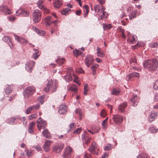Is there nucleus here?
<instances>
[{"instance_id":"nucleus-1","label":"nucleus","mask_w":158,"mask_h":158,"mask_svg":"<svg viewBox=\"0 0 158 158\" xmlns=\"http://www.w3.org/2000/svg\"><path fill=\"white\" fill-rule=\"evenodd\" d=\"M158 65V62L157 60L155 59L145 60L143 64V67L150 71L156 70L157 68Z\"/></svg>"},{"instance_id":"nucleus-2","label":"nucleus","mask_w":158,"mask_h":158,"mask_svg":"<svg viewBox=\"0 0 158 158\" xmlns=\"http://www.w3.org/2000/svg\"><path fill=\"white\" fill-rule=\"evenodd\" d=\"M57 88L56 83L53 82L52 80L51 79L48 81L47 87L44 89V90L46 92H48L49 90L54 92L56 91Z\"/></svg>"},{"instance_id":"nucleus-3","label":"nucleus","mask_w":158,"mask_h":158,"mask_svg":"<svg viewBox=\"0 0 158 158\" xmlns=\"http://www.w3.org/2000/svg\"><path fill=\"white\" fill-rule=\"evenodd\" d=\"M41 11L35 9L33 14L32 19L34 22L35 23H38L41 19Z\"/></svg>"},{"instance_id":"nucleus-4","label":"nucleus","mask_w":158,"mask_h":158,"mask_svg":"<svg viewBox=\"0 0 158 158\" xmlns=\"http://www.w3.org/2000/svg\"><path fill=\"white\" fill-rule=\"evenodd\" d=\"M35 91L34 88L32 86H29L26 88L23 93L24 98L25 99H28L33 94Z\"/></svg>"},{"instance_id":"nucleus-5","label":"nucleus","mask_w":158,"mask_h":158,"mask_svg":"<svg viewBox=\"0 0 158 158\" xmlns=\"http://www.w3.org/2000/svg\"><path fill=\"white\" fill-rule=\"evenodd\" d=\"M94 60L92 56L87 55L84 60V62L86 66L89 67L90 65L93 63Z\"/></svg>"},{"instance_id":"nucleus-6","label":"nucleus","mask_w":158,"mask_h":158,"mask_svg":"<svg viewBox=\"0 0 158 158\" xmlns=\"http://www.w3.org/2000/svg\"><path fill=\"white\" fill-rule=\"evenodd\" d=\"M73 151L72 148L69 146L66 147L64 151L63 157L64 158H69L71 157Z\"/></svg>"},{"instance_id":"nucleus-7","label":"nucleus","mask_w":158,"mask_h":158,"mask_svg":"<svg viewBox=\"0 0 158 158\" xmlns=\"http://www.w3.org/2000/svg\"><path fill=\"white\" fill-rule=\"evenodd\" d=\"M127 36L128 37L127 41L128 43L131 44H133L136 41L137 37L135 35L131 34L129 32L128 33Z\"/></svg>"},{"instance_id":"nucleus-8","label":"nucleus","mask_w":158,"mask_h":158,"mask_svg":"<svg viewBox=\"0 0 158 158\" xmlns=\"http://www.w3.org/2000/svg\"><path fill=\"white\" fill-rule=\"evenodd\" d=\"M35 64V61L31 60H29L25 65V68L26 70L29 72H31L32 68Z\"/></svg>"},{"instance_id":"nucleus-9","label":"nucleus","mask_w":158,"mask_h":158,"mask_svg":"<svg viewBox=\"0 0 158 158\" xmlns=\"http://www.w3.org/2000/svg\"><path fill=\"white\" fill-rule=\"evenodd\" d=\"M37 127L39 131H40L41 129H44L46 127L45 122L41 118L37 120Z\"/></svg>"},{"instance_id":"nucleus-10","label":"nucleus","mask_w":158,"mask_h":158,"mask_svg":"<svg viewBox=\"0 0 158 158\" xmlns=\"http://www.w3.org/2000/svg\"><path fill=\"white\" fill-rule=\"evenodd\" d=\"M112 119L114 123L117 124H119L123 121V117L118 114L113 115Z\"/></svg>"},{"instance_id":"nucleus-11","label":"nucleus","mask_w":158,"mask_h":158,"mask_svg":"<svg viewBox=\"0 0 158 158\" xmlns=\"http://www.w3.org/2000/svg\"><path fill=\"white\" fill-rule=\"evenodd\" d=\"M64 147L63 144H59L55 146L53 148V151L56 153H58L62 150V149Z\"/></svg>"},{"instance_id":"nucleus-12","label":"nucleus","mask_w":158,"mask_h":158,"mask_svg":"<svg viewBox=\"0 0 158 158\" xmlns=\"http://www.w3.org/2000/svg\"><path fill=\"white\" fill-rule=\"evenodd\" d=\"M67 111V108L64 103H62L60 106L58 110L59 113L60 114H64Z\"/></svg>"},{"instance_id":"nucleus-13","label":"nucleus","mask_w":158,"mask_h":158,"mask_svg":"<svg viewBox=\"0 0 158 158\" xmlns=\"http://www.w3.org/2000/svg\"><path fill=\"white\" fill-rule=\"evenodd\" d=\"M16 119H18L20 123H21L22 122L21 118L19 116H16L13 118H9L7 120V121L9 124H12Z\"/></svg>"},{"instance_id":"nucleus-14","label":"nucleus","mask_w":158,"mask_h":158,"mask_svg":"<svg viewBox=\"0 0 158 158\" xmlns=\"http://www.w3.org/2000/svg\"><path fill=\"white\" fill-rule=\"evenodd\" d=\"M75 77H76V76L70 73L69 74H67L64 76L65 79L67 82H69L72 81L73 78Z\"/></svg>"},{"instance_id":"nucleus-15","label":"nucleus","mask_w":158,"mask_h":158,"mask_svg":"<svg viewBox=\"0 0 158 158\" xmlns=\"http://www.w3.org/2000/svg\"><path fill=\"white\" fill-rule=\"evenodd\" d=\"M131 101L133 103V106H136L139 101V98L137 95L135 94H133L132 96V99H131Z\"/></svg>"},{"instance_id":"nucleus-16","label":"nucleus","mask_w":158,"mask_h":158,"mask_svg":"<svg viewBox=\"0 0 158 158\" xmlns=\"http://www.w3.org/2000/svg\"><path fill=\"white\" fill-rule=\"evenodd\" d=\"M14 36L15 39L21 44H27L28 43L26 39L21 37H19L16 35H14Z\"/></svg>"},{"instance_id":"nucleus-17","label":"nucleus","mask_w":158,"mask_h":158,"mask_svg":"<svg viewBox=\"0 0 158 158\" xmlns=\"http://www.w3.org/2000/svg\"><path fill=\"white\" fill-rule=\"evenodd\" d=\"M1 11L6 15L10 14L11 13V11L6 6H2L0 8Z\"/></svg>"},{"instance_id":"nucleus-18","label":"nucleus","mask_w":158,"mask_h":158,"mask_svg":"<svg viewBox=\"0 0 158 158\" xmlns=\"http://www.w3.org/2000/svg\"><path fill=\"white\" fill-rule=\"evenodd\" d=\"M51 141L49 140H46L45 142L44 149L45 151L48 152L50 150V145Z\"/></svg>"},{"instance_id":"nucleus-19","label":"nucleus","mask_w":158,"mask_h":158,"mask_svg":"<svg viewBox=\"0 0 158 158\" xmlns=\"http://www.w3.org/2000/svg\"><path fill=\"white\" fill-rule=\"evenodd\" d=\"M157 117V114L154 112V111L151 112L149 115V120L150 122L153 121Z\"/></svg>"},{"instance_id":"nucleus-20","label":"nucleus","mask_w":158,"mask_h":158,"mask_svg":"<svg viewBox=\"0 0 158 158\" xmlns=\"http://www.w3.org/2000/svg\"><path fill=\"white\" fill-rule=\"evenodd\" d=\"M53 6L56 9H58L62 5V0H55L53 2Z\"/></svg>"},{"instance_id":"nucleus-21","label":"nucleus","mask_w":158,"mask_h":158,"mask_svg":"<svg viewBox=\"0 0 158 158\" xmlns=\"http://www.w3.org/2000/svg\"><path fill=\"white\" fill-rule=\"evenodd\" d=\"M43 136L48 139L51 137L50 134L47 129H44L42 131Z\"/></svg>"},{"instance_id":"nucleus-22","label":"nucleus","mask_w":158,"mask_h":158,"mask_svg":"<svg viewBox=\"0 0 158 158\" xmlns=\"http://www.w3.org/2000/svg\"><path fill=\"white\" fill-rule=\"evenodd\" d=\"M127 106V102H124L120 104L119 107V110L121 112H123L124 111V109Z\"/></svg>"},{"instance_id":"nucleus-23","label":"nucleus","mask_w":158,"mask_h":158,"mask_svg":"<svg viewBox=\"0 0 158 158\" xmlns=\"http://www.w3.org/2000/svg\"><path fill=\"white\" fill-rule=\"evenodd\" d=\"M137 10H135L132 11L129 14V19L130 20L132 19H133L135 18L136 17V15L137 13Z\"/></svg>"},{"instance_id":"nucleus-24","label":"nucleus","mask_w":158,"mask_h":158,"mask_svg":"<svg viewBox=\"0 0 158 158\" xmlns=\"http://www.w3.org/2000/svg\"><path fill=\"white\" fill-rule=\"evenodd\" d=\"M67 89L68 90H70L75 93L77 92V86L75 84H72L71 86L69 87H67Z\"/></svg>"},{"instance_id":"nucleus-25","label":"nucleus","mask_w":158,"mask_h":158,"mask_svg":"<svg viewBox=\"0 0 158 158\" xmlns=\"http://www.w3.org/2000/svg\"><path fill=\"white\" fill-rule=\"evenodd\" d=\"M51 16H48L45 19V23L46 26H50L51 23Z\"/></svg>"},{"instance_id":"nucleus-26","label":"nucleus","mask_w":158,"mask_h":158,"mask_svg":"<svg viewBox=\"0 0 158 158\" xmlns=\"http://www.w3.org/2000/svg\"><path fill=\"white\" fill-rule=\"evenodd\" d=\"M99 65L98 64H95L91 67L92 70L93 75H95L96 74V70L98 68Z\"/></svg>"},{"instance_id":"nucleus-27","label":"nucleus","mask_w":158,"mask_h":158,"mask_svg":"<svg viewBox=\"0 0 158 158\" xmlns=\"http://www.w3.org/2000/svg\"><path fill=\"white\" fill-rule=\"evenodd\" d=\"M33 50L35 51V52L33 54L32 57L35 60L36 59L40 56L39 54H38L39 51L38 49H36L35 48H34Z\"/></svg>"},{"instance_id":"nucleus-28","label":"nucleus","mask_w":158,"mask_h":158,"mask_svg":"<svg viewBox=\"0 0 158 158\" xmlns=\"http://www.w3.org/2000/svg\"><path fill=\"white\" fill-rule=\"evenodd\" d=\"M120 93V91L118 89H113L111 92V94L114 95H117Z\"/></svg>"},{"instance_id":"nucleus-29","label":"nucleus","mask_w":158,"mask_h":158,"mask_svg":"<svg viewBox=\"0 0 158 158\" xmlns=\"http://www.w3.org/2000/svg\"><path fill=\"white\" fill-rule=\"evenodd\" d=\"M83 8L84 12L85 13L84 17H86V16L87 15L89 12L88 6L87 5H85L84 6Z\"/></svg>"},{"instance_id":"nucleus-30","label":"nucleus","mask_w":158,"mask_h":158,"mask_svg":"<svg viewBox=\"0 0 158 158\" xmlns=\"http://www.w3.org/2000/svg\"><path fill=\"white\" fill-rule=\"evenodd\" d=\"M95 148H93L91 146L88 149L89 151L91 153L97 155L98 154V152L95 151Z\"/></svg>"},{"instance_id":"nucleus-31","label":"nucleus","mask_w":158,"mask_h":158,"mask_svg":"<svg viewBox=\"0 0 158 158\" xmlns=\"http://www.w3.org/2000/svg\"><path fill=\"white\" fill-rule=\"evenodd\" d=\"M64 59L63 58L60 59H58L57 60H56V62L59 65H61L64 63Z\"/></svg>"},{"instance_id":"nucleus-32","label":"nucleus","mask_w":158,"mask_h":158,"mask_svg":"<svg viewBox=\"0 0 158 158\" xmlns=\"http://www.w3.org/2000/svg\"><path fill=\"white\" fill-rule=\"evenodd\" d=\"M74 55L76 56H78L82 54V52L77 50H74L73 51Z\"/></svg>"},{"instance_id":"nucleus-33","label":"nucleus","mask_w":158,"mask_h":158,"mask_svg":"<svg viewBox=\"0 0 158 158\" xmlns=\"http://www.w3.org/2000/svg\"><path fill=\"white\" fill-rule=\"evenodd\" d=\"M75 113L78 114L79 115V119H81L82 116V113L81 110L79 108L75 110Z\"/></svg>"},{"instance_id":"nucleus-34","label":"nucleus","mask_w":158,"mask_h":158,"mask_svg":"<svg viewBox=\"0 0 158 158\" xmlns=\"http://www.w3.org/2000/svg\"><path fill=\"white\" fill-rule=\"evenodd\" d=\"M88 136L87 133L85 131L82 134L81 136V139L82 141H84L85 139H86Z\"/></svg>"},{"instance_id":"nucleus-35","label":"nucleus","mask_w":158,"mask_h":158,"mask_svg":"<svg viewBox=\"0 0 158 158\" xmlns=\"http://www.w3.org/2000/svg\"><path fill=\"white\" fill-rule=\"evenodd\" d=\"M130 74V76H131V77H136L139 78V74L136 72L132 73Z\"/></svg>"},{"instance_id":"nucleus-36","label":"nucleus","mask_w":158,"mask_h":158,"mask_svg":"<svg viewBox=\"0 0 158 158\" xmlns=\"http://www.w3.org/2000/svg\"><path fill=\"white\" fill-rule=\"evenodd\" d=\"M6 94H8L12 92V90L10 89V86H9L5 90Z\"/></svg>"},{"instance_id":"nucleus-37","label":"nucleus","mask_w":158,"mask_h":158,"mask_svg":"<svg viewBox=\"0 0 158 158\" xmlns=\"http://www.w3.org/2000/svg\"><path fill=\"white\" fill-rule=\"evenodd\" d=\"M25 152L28 157L31 156L32 155V151L31 150H25Z\"/></svg>"},{"instance_id":"nucleus-38","label":"nucleus","mask_w":158,"mask_h":158,"mask_svg":"<svg viewBox=\"0 0 158 158\" xmlns=\"http://www.w3.org/2000/svg\"><path fill=\"white\" fill-rule=\"evenodd\" d=\"M88 85L85 83L84 84V94L85 95H86L87 94V92L88 91Z\"/></svg>"},{"instance_id":"nucleus-39","label":"nucleus","mask_w":158,"mask_h":158,"mask_svg":"<svg viewBox=\"0 0 158 158\" xmlns=\"http://www.w3.org/2000/svg\"><path fill=\"white\" fill-rule=\"evenodd\" d=\"M158 129H155L154 127H151L149 129V131L152 133H155L157 131Z\"/></svg>"},{"instance_id":"nucleus-40","label":"nucleus","mask_w":158,"mask_h":158,"mask_svg":"<svg viewBox=\"0 0 158 158\" xmlns=\"http://www.w3.org/2000/svg\"><path fill=\"white\" fill-rule=\"evenodd\" d=\"M111 27V25L110 24H103V28L104 30L109 29Z\"/></svg>"},{"instance_id":"nucleus-41","label":"nucleus","mask_w":158,"mask_h":158,"mask_svg":"<svg viewBox=\"0 0 158 158\" xmlns=\"http://www.w3.org/2000/svg\"><path fill=\"white\" fill-rule=\"evenodd\" d=\"M44 96H41L39 97L38 98V101L40 102L41 104H42L44 102Z\"/></svg>"},{"instance_id":"nucleus-42","label":"nucleus","mask_w":158,"mask_h":158,"mask_svg":"<svg viewBox=\"0 0 158 158\" xmlns=\"http://www.w3.org/2000/svg\"><path fill=\"white\" fill-rule=\"evenodd\" d=\"M108 119V118H107L105 119L104 120L102 123V126L103 128H105L106 126L107 125V123H106Z\"/></svg>"},{"instance_id":"nucleus-43","label":"nucleus","mask_w":158,"mask_h":158,"mask_svg":"<svg viewBox=\"0 0 158 158\" xmlns=\"http://www.w3.org/2000/svg\"><path fill=\"white\" fill-rule=\"evenodd\" d=\"M35 124V123L34 122L30 123L28 126V129H33Z\"/></svg>"},{"instance_id":"nucleus-44","label":"nucleus","mask_w":158,"mask_h":158,"mask_svg":"<svg viewBox=\"0 0 158 158\" xmlns=\"http://www.w3.org/2000/svg\"><path fill=\"white\" fill-rule=\"evenodd\" d=\"M111 148V145L109 144L107 145L105 147L104 149L105 151H108L110 150Z\"/></svg>"},{"instance_id":"nucleus-45","label":"nucleus","mask_w":158,"mask_h":158,"mask_svg":"<svg viewBox=\"0 0 158 158\" xmlns=\"http://www.w3.org/2000/svg\"><path fill=\"white\" fill-rule=\"evenodd\" d=\"M2 40L4 42H8L11 39L8 36H4L2 39Z\"/></svg>"},{"instance_id":"nucleus-46","label":"nucleus","mask_w":158,"mask_h":158,"mask_svg":"<svg viewBox=\"0 0 158 158\" xmlns=\"http://www.w3.org/2000/svg\"><path fill=\"white\" fill-rule=\"evenodd\" d=\"M33 110H34L33 107H32V106L28 108L26 110V113L27 114H29L31 111Z\"/></svg>"},{"instance_id":"nucleus-47","label":"nucleus","mask_w":158,"mask_h":158,"mask_svg":"<svg viewBox=\"0 0 158 158\" xmlns=\"http://www.w3.org/2000/svg\"><path fill=\"white\" fill-rule=\"evenodd\" d=\"M105 9L104 7L102 6V16L103 17L106 18L107 16V13L106 11H104Z\"/></svg>"},{"instance_id":"nucleus-48","label":"nucleus","mask_w":158,"mask_h":158,"mask_svg":"<svg viewBox=\"0 0 158 158\" xmlns=\"http://www.w3.org/2000/svg\"><path fill=\"white\" fill-rule=\"evenodd\" d=\"M76 72L78 73H84V71L83 70V69L81 68H79L77 69H76Z\"/></svg>"},{"instance_id":"nucleus-49","label":"nucleus","mask_w":158,"mask_h":158,"mask_svg":"<svg viewBox=\"0 0 158 158\" xmlns=\"http://www.w3.org/2000/svg\"><path fill=\"white\" fill-rule=\"evenodd\" d=\"M106 114V113L105 112V111L104 110H102L101 113H100V115L101 116L104 117H105Z\"/></svg>"},{"instance_id":"nucleus-50","label":"nucleus","mask_w":158,"mask_h":158,"mask_svg":"<svg viewBox=\"0 0 158 158\" xmlns=\"http://www.w3.org/2000/svg\"><path fill=\"white\" fill-rule=\"evenodd\" d=\"M81 131V128H78L73 131V133L79 134L80 133Z\"/></svg>"},{"instance_id":"nucleus-51","label":"nucleus","mask_w":158,"mask_h":158,"mask_svg":"<svg viewBox=\"0 0 158 158\" xmlns=\"http://www.w3.org/2000/svg\"><path fill=\"white\" fill-rule=\"evenodd\" d=\"M99 6L98 5L94 6V11L96 12H98L100 11Z\"/></svg>"},{"instance_id":"nucleus-52","label":"nucleus","mask_w":158,"mask_h":158,"mask_svg":"<svg viewBox=\"0 0 158 158\" xmlns=\"http://www.w3.org/2000/svg\"><path fill=\"white\" fill-rule=\"evenodd\" d=\"M37 114H34L31 115L29 117L30 120H32L36 118L37 117Z\"/></svg>"},{"instance_id":"nucleus-53","label":"nucleus","mask_w":158,"mask_h":158,"mask_svg":"<svg viewBox=\"0 0 158 158\" xmlns=\"http://www.w3.org/2000/svg\"><path fill=\"white\" fill-rule=\"evenodd\" d=\"M97 56L100 57H103L105 56L104 54L102 52H99L97 53Z\"/></svg>"},{"instance_id":"nucleus-54","label":"nucleus","mask_w":158,"mask_h":158,"mask_svg":"<svg viewBox=\"0 0 158 158\" xmlns=\"http://www.w3.org/2000/svg\"><path fill=\"white\" fill-rule=\"evenodd\" d=\"M22 14L25 16H27L29 15V12L26 11H23L22 12Z\"/></svg>"},{"instance_id":"nucleus-55","label":"nucleus","mask_w":158,"mask_h":158,"mask_svg":"<svg viewBox=\"0 0 158 158\" xmlns=\"http://www.w3.org/2000/svg\"><path fill=\"white\" fill-rule=\"evenodd\" d=\"M37 33L41 36H43L45 34V31L43 30H39Z\"/></svg>"},{"instance_id":"nucleus-56","label":"nucleus","mask_w":158,"mask_h":158,"mask_svg":"<svg viewBox=\"0 0 158 158\" xmlns=\"http://www.w3.org/2000/svg\"><path fill=\"white\" fill-rule=\"evenodd\" d=\"M153 87L154 89H157L158 88V81H156L155 82Z\"/></svg>"},{"instance_id":"nucleus-57","label":"nucleus","mask_w":158,"mask_h":158,"mask_svg":"<svg viewBox=\"0 0 158 158\" xmlns=\"http://www.w3.org/2000/svg\"><path fill=\"white\" fill-rule=\"evenodd\" d=\"M137 158H148L146 155L143 154L141 156L140 155H139L137 156Z\"/></svg>"},{"instance_id":"nucleus-58","label":"nucleus","mask_w":158,"mask_h":158,"mask_svg":"<svg viewBox=\"0 0 158 158\" xmlns=\"http://www.w3.org/2000/svg\"><path fill=\"white\" fill-rule=\"evenodd\" d=\"M84 156V158H92L91 155L87 153H85Z\"/></svg>"},{"instance_id":"nucleus-59","label":"nucleus","mask_w":158,"mask_h":158,"mask_svg":"<svg viewBox=\"0 0 158 158\" xmlns=\"http://www.w3.org/2000/svg\"><path fill=\"white\" fill-rule=\"evenodd\" d=\"M58 22H59V21L57 20L53 21H51V23H54V24L55 26H56V27L58 26L57 24L58 23Z\"/></svg>"},{"instance_id":"nucleus-60","label":"nucleus","mask_w":158,"mask_h":158,"mask_svg":"<svg viewBox=\"0 0 158 158\" xmlns=\"http://www.w3.org/2000/svg\"><path fill=\"white\" fill-rule=\"evenodd\" d=\"M40 105L39 104H36L35 105L33 106L32 107H33L34 110L38 109L39 108Z\"/></svg>"},{"instance_id":"nucleus-61","label":"nucleus","mask_w":158,"mask_h":158,"mask_svg":"<svg viewBox=\"0 0 158 158\" xmlns=\"http://www.w3.org/2000/svg\"><path fill=\"white\" fill-rule=\"evenodd\" d=\"M93 148L96 149L97 147V146L95 142H93L92 143V146H91Z\"/></svg>"},{"instance_id":"nucleus-62","label":"nucleus","mask_w":158,"mask_h":158,"mask_svg":"<svg viewBox=\"0 0 158 158\" xmlns=\"http://www.w3.org/2000/svg\"><path fill=\"white\" fill-rule=\"evenodd\" d=\"M63 138H64V139L67 138L66 135L65 134L61 135L58 137V138L60 139H63Z\"/></svg>"},{"instance_id":"nucleus-63","label":"nucleus","mask_w":158,"mask_h":158,"mask_svg":"<svg viewBox=\"0 0 158 158\" xmlns=\"http://www.w3.org/2000/svg\"><path fill=\"white\" fill-rule=\"evenodd\" d=\"M9 19L10 21H14L15 19V18L13 16L11 15L9 17Z\"/></svg>"},{"instance_id":"nucleus-64","label":"nucleus","mask_w":158,"mask_h":158,"mask_svg":"<svg viewBox=\"0 0 158 158\" xmlns=\"http://www.w3.org/2000/svg\"><path fill=\"white\" fill-rule=\"evenodd\" d=\"M8 44L11 48H13V44L11 40L8 41Z\"/></svg>"}]
</instances>
